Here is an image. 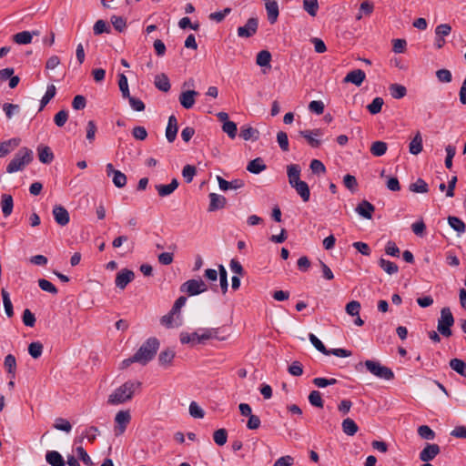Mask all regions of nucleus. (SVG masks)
<instances>
[{
	"instance_id": "nucleus-35",
	"label": "nucleus",
	"mask_w": 466,
	"mask_h": 466,
	"mask_svg": "<svg viewBox=\"0 0 466 466\" xmlns=\"http://www.w3.org/2000/svg\"><path fill=\"white\" fill-rule=\"evenodd\" d=\"M239 136L244 140H249V139L257 140L258 138V131L250 126H243L240 128Z\"/></svg>"
},
{
	"instance_id": "nucleus-38",
	"label": "nucleus",
	"mask_w": 466,
	"mask_h": 466,
	"mask_svg": "<svg viewBox=\"0 0 466 466\" xmlns=\"http://www.w3.org/2000/svg\"><path fill=\"white\" fill-rule=\"evenodd\" d=\"M390 93L391 96L395 99H400L404 97L407 94V89L404 86L400 84H391L389 86Z\"/></svg>"
},
{
	"instance_id": "nucleus-18",
	"label": "nucleus",
	"mask_w": 466,
	"mask_h": 466,
	"mask_svg": "<svg viewBox=\"0 0 466 466\" xmlns=\"http://www.w3.org/2000/svg\"><path fill=\"white\" fill-rule=\"evenodd\" d=\"M228 336L224 334V332L218 328L201 329V339H205V341L211 339H216L218 340L223 341L226 340Z\"/></svg>"
},
{
	"instance_id": "nucleus-8",
	"label": "nucleus",
	"mask_w": 466,
	"mask_h": 466,
	"mask_svg": "<svg viewBox=\"0 0 466 466\" xmlns=\"http://www.w3.org/2000/svg\"><path fill=\"white\" fill-rule=\"evenodd\" d=\"M299 135L303 137L311 147L318 148L321 145V140L318 137L323 135V131L320 128H315L312 130H301Z\"/></svg>"
},
{
	"instance_id": "nucleus-50",
	"label": "nucleus",
	"mask_w": 466,
	"mask_h": 466,
	"mask_svg": "<svg viewBox=\"0 0 466 466\" xmlns=\"http://www.w3.org/2000/svg\"><path fill=\"white\" fill-rule=\"evenodd\" d=\"M112 181H113V184L116 187L122 188L127 185V176L123 172L118 170V171L115 172L114 175L112 176Z\"/></svg>"
},
{
	"instance_id": "nucleus-51",
	"label": "nucleus",
	"mask_w": 466,
	"mask_h": 466,
	"mask_svg": "<svg viewBox=\"0 0 466 466\" xmlns=\"http://www.w3.org/2000/svg\"><path fill=\"white\" fill-rule=\"evenodd\" d=\"M213 439H214V441L218 446H223L224 444H226L227 440H228L227 431L225 429H218V430L215 431L213 433Z\"/></svg>"
},
{
	"instance_id": "nucleus-12",
	"label": "nucleus",
	"mask_w": 466,
	"mask_h": 466,
	"mask_svg": "<svg viewBox=\"0 0 466 466\" xmlns=\"http://www.w3.org/2000/svg\"><path fill=\"white\" fill-rule=\"evenodd\" d=\"M441 451L440 446L435 443H427L420 452V460L428 462L432 461Z\"/></svg>"
},
{
	"instance_id": "nucleus-56",
	"label": "nucleus",
	"mask_w": 466,
	"mask_h": 466,
	"mask_svg": "<svg viewBox=\"0 0 466 466\" xmlns=\"http://www.w3.org/2000/svg\"><path fill=\"white\" fill-rule=\"evenodd\" d=\"M54 428L58 431L70 432L72 430V425L67 420L63 418H57L55 420Z\"/></svg>"
},
{
	"instance_id": "nucleus-26",
	"label": "nucleus",
	"mask_w": 466,
	"mask_h": 466,
	"mask_svg": "<svg viewBox=\"0 0 466 466\" xmlns=\"http://www.w3.org/2000/svg\"><path fill=\"white\" fill-rule=\"evenodd\" d=\"M39 160L44 164H49L54 159V154L49 147L39 146L37 147Z\"/></svg>"
},
{
	"instance_id": "nucleus-3",
	"label": "nucleus",
	"mask_w": 466,
	"mask_h": 466,
	"mask_svg": "<svg viewBox=\"0 0 466 466\" xmlns=\"http://www.w3.org/2000/svg\"><path fill=\"white\" fill-rule=\"evenodd\" d=\"M32 160L33 151L27 147H22L6 166V172L15 173L23 170Z\"/></svg>"
},
{
	"instance_id": "nucleus-32",
	"label": "nucleus",
	"mask_w": 466,
	"mask_h": 466,
	"mask_svg": "<svg viewBox=\"0 0 466 466\" xmlns=\"http://www.w3.org/2000/svg\"><path fill=\"white\" fill-rule=\"evenodd\" d=\"M14 201L11 195L4 194L1 199V208L4 217H8L13 211Z\"/></svg>"
},
{
	"instance_id": "nucleus-33",
	"label": "nucleus",
	"mask_w": 466,
	"mask_h": 466,
	"mask_svg": "<svg viewBox=\"0 0 466 466\" xmlns=\"http://www.w3.org/2000/svg\"><path fill=\"white\" fill-rule=\"evenodd\" d=\"M175 356H176V353L171 349H167V350L161 351L158 356L159 365L165 366V367L171 365Z\"/></svg>"
},
{
	"instance_id": "nucleus-46",
	"label": "nucleus",
	"mask_w": 466,
	"mask_h": 466,
	"mask_svg": "<svg viewBox=\"0 0 466 466\" xmlns=\"http://www.w3.org/2000/svg\"><path fill=\"white\" fill-rule=\"evenodd\" d=\"M118 86L124 98L129 97V88L127 78L125 74L121 73L118 75Z\"/></svg>"
},
{
	"instance_id": "nucleus-54",
	"label": "nucleus",
	"mask_w": 466,
	"mask_h": 466,
	"mask_svg": "<svg viewBox=\"0 0 466 466\" xmlns=\"http://www.w3.org/2000/svg\"><path fill=\"white\" fill-rule=\"evenodd\" d=\"M418 434L424 440L431 441L435 438V432L427 425H421L418 428Z\"/></svg>"
},
{
	"instance_id": "nucleus-36",
	"label": "nucleus",
	"mask_w": 466,
	"mask_h": 466,
	"mask_svg": "<svg viewBox=\"0 0 466 466\" xmlns=\"http://www.w3.org/2000/svg\"><path fill=\"white\" fill-rule=\"evenodd\" d=\"M449 364L454 371L466 378V363L462 360L457 358L451 359Z\"/></svg>"
},
{
	"instance_id": "nucleus-23",
	"label": "nucleus",
	"mask_w": 466,
	"mask_h": 466,
	"mask_svg": "<svg viewBox=\"0 0 466 466\" xmlns=\"http://www.w3.org/2000/svg\"><path fill=\"white\" fill-rule=\"evenodd\" d=\"M301 168L297 164H291L287 167V175L289 177V183L292 187L299 183L300 180Z\"/></svg>"
},
{
	"instance_id": "nucleus-7",
	"label": "nucleus",
	"mask_w": 466,
	"mask_h": 466,
	"mask_svg": "<svg viewBox=\"0 0 466 466\" xmlns=\"http://www.w3.org/2000/svg\"><path fill=\"white\" fill-rule=\"evenodd\" d=\"M258 28V19L250 17L243 26L238 28V35L242 38H248L254 35Z\"/></svg>"
},
{
	"instance_id": "nucleus-25",
	"label": "nucleus",
	"mask_w": 466,
	"mask_h": 466,
	"mask_svg": "<svg viewBox=\"0 0 466 466\" xmlns=\"http://www.w3.org/2000/svg\"><path fill=\"white\" fill-rule=\"evenodd\" d=\"M266 168L267 166L261 157H257L251 160L247 166V170L252 174H259L266 170Z\"/></svg>"
},
{
	"instance_id": "nucleus-2",
	"label": "nucleus",
	"mask_w": 466,
	"mask_h": 466,
	"mask_svg": "<svg viewBox=\"0 0 466 466\" xmlns=\"http://www.w3.org/2000/svg\"><path fill=\"white\" fill-rule=\"evenodd\" d=\"M159 345V340L157 338L151 337L147 339L134 354L137 363L146 365L152 360L157 354Z\"/></svg>"
},
{
	"instance_id": "nucleus-11",
	"label": "nucleus",
	"mask_w": 466,
	"mask_h": 466,
	"mask_svg": "<svg viewBox=\"0 0 466 466\" xmlns=\"http://www.w3.org/2000/svg\"><path fill=\"white\" fill-rule=\"evenodd\" d=\"M134 279L135 273L131 269L123 268L116 274L115 283L118 289H124Z\"/></svg>"
},
{
	"instance_id": "nucleus-30",
	"label": "nucleus",
	"mask_w": 466,
	"mask_h": 466,
	"mask_svg": "<svg viewBox=\"0 0 466 466\" xmlns=\"http://www.w3.org/2000/svg\"><path fill=\"white\" fill-rule=\"evenodd\" d=\"M4 367L6 372L10 375L11 379H15L16 371V360L12 354L5 356L4 360Z\"/></svg>"
},
{
	"instance_id": "nucleus-28",
	"label": "nucleus",
	"mask_w": 466,
	"mask_h": 466,
	"mask_svg": "<svg viewBox=\"0 0 466 466\" xmlns=\"http://www.w3.org/2000/svg\"><path fill=\"white\" fill-rule=\"evenodd\" d=\"M341 427L343 432L348 436H354L359 431L357 423L350 418L344 419Z\"/></svg>"
},
{
	"instance_id": "nucleus-20",
	"label": "nucleus",
	"mask_w": 466,
	"mask_h": 466,
	"mask_svg": "<svg viewBox=\"0 0 466 466\" xmlns=\"http://www.w3.org/2000/svg\"><path fill=\"white\" fill-rule=\"evenodd\" d=\"M19 144L20 139L16 137L0 142V157L7 156L10 152L15 150Z\"/></svg>"
},
{
	"instance_id": "nucleus-53",
	"label": "nucleus",
	"mask_w": 466,
	"mask_h": 466,
	"mask_svg": "<svg viewBox=\"0 0 466 466\" xmlns=\"http://www.w3.org/2000/svg\"><path fill=\"white\" fill-rule=\"evenodd\" d=\"M38 286L42 290L49 292L54 295L57 294V292H58L56 286L46 279H38Z\"/></svg>"
},
{
	"instance_id": "nucleus-43",
	"label": "nucleus",
	"mask_w": 466,
	"mask_h": 466,
	"mask_svg": "<svg viewBox=\"0 0 466 466\" xmlns=\"http://www.w3.org/2000/svg\"><path fill=\"white\" fill-rule=\"evenodd\" d=\"M410 190L415 193H427L429 186L422 178H418L416 182L410 185Z\"/></svg>"
},
{
	"instance_id": "nucleus-52",
	"label": "nucleus",
	"mask_w": 466,
	"mask_h": 466,
	"mask_svg": "<svg viewBox=\"0 0 466 466\" xmlns=\"http://www.w3.org/2000/svg\"><path fill=\"white\" fill-rule=\"evenodd\" d=\"M93 30H94V34L96 35H101L103 33H109L110 32V26H109V25L106 21L100 19V20H97L95 23Z\"/></svg>"
},
{
	"instance_id": "nucleus-58",
	"label": "nucleus",
	"mask_w": 466,
	"mask_h": 466,
	"mask_svg": "<svg viewBox=\"0 0 466 466\" xmlns=\"http://www.w3.org/2000/svg\"><path fill=\"white\" fill-rule=\"evenodd\" d=\"M222 130L228 134L230 138H235L237 136V125L233 121H226L222 125Z\"/></svg>"
},
{
	"instance_id": "nucleus-49",
	"label": "nucleus",
	"mask_w": 466,
	"mask_h": 466,
	"mask_svg": "<svg viewBox=\"0 0 466 466\" xmlns=\"http://www.w3.org/2000/svg\"><path fill=\"white\" fill-rule=\"evenodd\" d=\"M218 269H219L220 289H221L222 293L226 294L228 291V273L223 265H219Z\"/></svg>"
},
{
	"instance_id": "nucleus-21",
	"label": "nucleus",
	"mask_w": 466,
	"mask_h": 466,
	"mask_svg": "<svg viewBox=\"0 0 466 466\" xmlns=\"http://www.w3.org/2000/svg\"><path fill=\"white\" fill-rule=\"evenodd\" d=\"M179 339L182 344L192 343L194 345L197 343H204L205 342V339H201V332H198V331L192 332V333L181 332L180 336H179Z\"/></svg>"
},
{
	"instance_id": "nucleus-59",
	"label": "nucleus",
	"mask_w": 466,
	"mask_h": 466,
	"mask_svg": "<svg viewBox=\"0 0 466 466\" xmlns=\"http://www.w3.org/2000/svg\"><path fill=\"white\" fill-rule=\"evenodd\" d=\"M344 186L350 190L351 192H355L358 187V182L354 176L347 174L343 177Z\"/></svg>"
},
{
	"instance_id": "nucleus-55",
	"label": "nucleus",
	"mask_w": 466,
	"mask_h": 466,
	"mask_svg": "<svg viewBox=\"0 0 466 466\" xmlns=\"http://www.w3.org/2000/svg\"><path fill=\"white\" fill-rule=\"evenodd\" d=\"M28 352L32 358H34V359L39 358L43 352L42 343H40L38 341L30 343L28 346Z\"/></svg>"
},
{
	"instance_id": "nucleus-63",
	"label": "nucleus",
	"mask_w": 466,
	"mask_h": 466,
	"mask_svg": "<svg viewBox=\"0 0 466 466\" xmlns=\"http://www.w3.org/2000/svg\"><path fill=\"white\" fill-rule=\"evenodd\" d=\"M360 303L357 300H352L346 305V312L350 316H358L360 310Z\"/></svg>"
},
{
	"instance_id": "nucleus-19",
	"label": "nucleus",
	"mask_w": 466,
	"mask_h": 466,
	"mask_svg": "<svg viewBox=\"0 0 466 466\" xmlns=\"http://www.w3.org/2000/svg\"><path fill=\"white\" fill-rule=\"evenodd\" d=\"M178 187V181L177 178H173L172 181L167 185H156L155 188L157 191L159 197L165 198L171 195Z\"/></svg>"
},
{
	"instance_id": "nucleus-15",
	"label": "nucleus",
	"mask_w": 466,
	"mask_h": 466,
	"mask_svg": "<svg viewBox=\"0 0 466 466\" xmlns=\"http://www.w3.org/2000/svg\"><path fill=\"white\" fill-rule=\"evenodd\" d=\"M53 215L56 222L60 226H66L70 220L68 211L62 206H55Z\"/></svg>"
},
{
	"instance_id": "nucleus-42",
	"label": "nucleus",
	"mask_w": 466,
	"mask_h": 466,
	"mask_svg": "<svg viewBox=\"0 0 466 466\" xmlns=\"http://www.w3.org/2000/svg\"><path fill=\"white\" fill-rule=\"evenodd\" d=\"M387 151V144L383 141H375L370 147V153L375 157H381Z\"/></svg>"
},
{
	"instance_id": "nucleus-61",
	"label": "nucleus",
	"mask_w": 466,
	"mask_h": 466,
	"mask_svg": "<svg viewBox=\"0 0 466 466\" xmlns=\"http://www.w3.org/2000/svg\"><path fill=\"white\" fill-rule=\"evenodd\" d=\"M196 167L191 165H186L182 169V176L187 183H190L193 180V177L196 175Z\"/></svg>"
},
{
	"instance_id": "nucleus-44",
	"label": "nucleus",
	"mask_w": 466,
	"mask_h": 466,
	"mask_svg": "<svg viewBox=\"0 0 466 466\" xmlns=\"http://www.w3.org/2000/svg\"><path fill=\"white\" fill-rule=\"evenodd\" d=\"M13 38L16 44L27 45L32 41V34L29 31H22L14 35Z\"/></svg>"
},
{
	"instance_id": "nucleus-17",
	"label": "nucleus",
	"mask_w": 466,
	"mask_h": 466,
	"mask_svg": "<svg viewBox=\"0 0 466 466\" xmlns=\"http://www.w3.org/2000/svg\"><path fill=\"white\" fill-rule=\"evenodd\" d=\"M209 198V206H208V211L213 212L218 209H222L225 208L227 199L225 197L216 194V193H210L208 195Z\"/></svg>"
},
{
	"instance_id": "nucleus-47",
	"label": "nucleus",
	"mask_w": 466,
	"mask_h": 466,
	"mask_svg": "<svg viewBox=\"0 0 466 466\" xmlns=\"http://www.w3.org/2000/svg\"><path fill=\"white\" fill-rule=\"evenodd\" d=\"M384 101L381 97H375L370 104L367 106V109L371 115H376L381 111Z\"/></svg>"
},
{
	"instance_id": "nucleus-6",
	"label": "nucleus",
	"mask_w": 466,
	"mask_h": 466,
	"mask_svg": "<svg viewBox=\"0 0 466 466\" xmlns=\"http://www.w3.org/2000/svg\"><path fill=\"white\" fill-rule=\"evenodd\" d=\"M207 290L208 286L202 279H189L180 286V291L188 296H197Z\"/></svg>"
},
{
	"instance_id": "nucleus-29",
	"label": "nucleus",
	"mask_w": 466,
	"mask_h": 466,
	"mask_svg": "<svg viewBox=\"0 0 466 466\" xmlns=\"http://www.w3.org/2000/svg\"><path fill=\"white\" fill-rule=\"evenodd\" d=\"M154 84L157 89L163 92L169 91L171 87L169 79L164 73L156 76Z\"/></svg>"
},
{
	"instance_id": "nucleus-60",
	"label": "nucleus",
	"mask_w": 466,
	"mask_h": 466,
	"mask_svg": "<svg viewBox=\"0 0 466 466\" xmlns=\"http://www.w3.org/2000/svg\"><path fill=\"white\" fill-rule=\"evenodd\" d=\"M309 339L312 345L322 354L328 355V349L325 347V345L321 342L320 339H319L314 334L309 333Z\"/></svg>"
},
{
	"instance_id": "nucleus-64",
	"label": "nucleus",
	"mask_w": 466,
	"mask_h": 466,
	"mask_svg": "<svg viewBox=\"0 0 466 466\" xmlns=\"http://www.w3.org/2000/svg\"><path fill=\"white\" fill-rule=\"evenodd\" d=\"M288 371L292 376H301L303 374V366L299 361L295 360L289 366Z\"/></svg>"
},
{
	"instance_id": "nucleus-37",
	"label": "nucleus",
	"mask_w": 466,
	"mask_h": 466,
	"mask_svg": "<svg viewBox=\"0 0 466 466\" xmlns=\"http://www.w3.org/2000/svg\"><path fill=\"white\" fill-rule=\"evenodd\" d=\"M1 295L3 299L5 314L8 318H12L14 316V309L12 301L10 299L9 293L5 289H3L1 290Z\"/></svg>"
},
{
	"instance_id": "nucleus-34",
	"label": "nucleus",
	"mask_w": 466,
	"mask_h": 466,
	"mask_svg": "<svg viewBox=\"0 0 466 466\" xmlns=\"http://www.w3.org/2000/svg\"><path fill=\"white\" fill-rule=\"evenodd\" d=\"M448 223L458 234H462L466 230L465 223L459 218L450 216L448 217Z\"/></svg>"
},
{
	"instance_id": "nucleus-1",
	"label": "nucleus",
	"mask_w": 466,
	"mask_h": 466,
	"mask_svg": "<svg viewBox=\"0 0 466 466\" xmlns=\"http://www.w3.org/2000/svg\"><path fill=\"white\" fill-rule=\"evenodd\" d=\"M142 383L138 380H127L116 388L108 397L107 402L111 405H118L130 400L137 390H139Z\"/></svg>"
},
{
	"instance_id": "nucleus-62",
	"label": "nucleus",
	"mask_w": 466,
	"mask_h": 466,
	"mask_svg": "<svg viewBox=\"0 0 466 466\" xmlns=\"http://www.w3.org/2000/svg\"><path fill=\"white\" fill-rule=\"evenodd\" d=\"M96 131L97 127L96 123L93 120H89L86 125V139L90 144L94 142Z\"/></svg>"
},
{
	"instance_id": "nucleus-10",
	"label": "nucleus",
	"mask_w": 466,
	"mask_h": 466,
	"mask_svg": "<svg viewBox=\"0 0 466 466\" xmlns=\"http://www.w3.org/2000/svg\"><path fill=\"white\" fill-rule=\"evenodd\" d=\"M131 420V415L128 410H120L116 413L115 417V421L117 426L115 429L116 435H121L125 432L127 424Z\"/></svg>"
},
{
	"instance_id": "nucleus-14",
	"label": "nucleus",
	"mask_w": 466,
	"mask_h": 466,
	"mask_svg": "<svg viewBox=\"0 0 466 466\" xmlns=\"http://www.w3.org/2000/svg\"><path fill=\"white\" fill-rule=\"evenodd\" d=\"M366 78L365 72L361 69H355L349 72L343 79L344 83H352L357 86H361Z\"/></svg>"
},
{
	"instance_id": "nucleus-57",
	"label": "nucleus",
	"mask_w": 466,
	"mask_h": 466,
	"mask_svg": "<svg viewBox=\"0 0 466 466\" xmlns=\"http://www.w3.org/2000/svg\"><path fill=\"white\" fill-rule=\"evenodd\" d=\"M338 382L335 378L326 379V378H315L312 380V383L318 388H325L328 386L334 385Z\"/></svg>"
},
{
	"instance_id": "nucleus-41",
	"label": "nucleus",
	"mask_w": 466,
	"mask_h": 466,
	"mask_svg": "<svg viewBox=\"0 0 466 466\" xmlns=\"http://www.w3.org/2000/svg\"><path fill=\"white\" fill-rule=\"evenodd\" d=\"M271 54L268 50H261L258 53L256 63L259 66H270Z\"/></svg>"
},
{
	"instance_id": "nucleus-5",
	"label": "nucleus",
	"mask_w": 466,
	"mask_h": 466,
	"mask_svg": "<svg viewBox=\"0 0 466 466\" xmlns=\"http://www.w3.org/2000/svg\"><path fill=\"white\" fill-rule=\"evenodd\" d=\"M364 365L371 374L380 379L390 380L394 378L393 371L390 368L382 366L379 361L366 360Z\"/></svg>"
},
{
	"instance_id": "nucleus-31",
	"label": "nucleus",
	"mask_w": 466,
	"mask_h": 466,
	"mask_svg": "<svg viewBox=\"0 0 466 466\" xmlns=\"http://www.w3.org/2000/svg\"><path fill=\"white\" fill-rule=\"evenodd\" d=\"M422 137L420 133L418 131L413 139L410 142L409 151L412 155H418L422 151Z\"/></svg>"
},
{
	"instance_id": "nucleus-24",
	"label": "nucleus",
	"mask_w": 466,
	"mask_h": 466,
	"mask_svg": "<svg viewBox=\"0 0 466 466\" xmlns=\"http://www.w3.org/2000/svg\"><path fill=\"white\" fill-rule=\"evenodd\" d=\"M46 461L52 466H65L66 462L62 455L56 451H49L46 454Z\"/></svg>"
},
{
	"instance_id": "nucleus-45",
	"label": "nucleus",
	"mask_w": 466,
	"mask_h": 466,
	"mask_svg": "<svg viewBox=\"0 0 466 466\" xmlns=\"http://www.w3.org/2000/svg\"><path fill=\"white\" fill-rule=\"evenodd\" d=\"M309 403L316 408L322 409L324 406V401L321 397V393L319 390H312L309 395Z\"/></svg>"
},
{
	"instance_id": "nucleus-48",
	"label": "nucleus",
	"mask_w": 466,
	"mask_h": 466,
	"mask_svg": "<svg viewBox=\"0 0 466 466\" xmlns=\"http://www.w3.org/2000/svg\"><path fill=\"white\" fill-rule=\"evenodd\" d=\"M304 10L311 16H316L319 4L318 0H303Z\"/></svg>"
},
{
	"instance_id": "nucleus-9",
	"label": "nucleus",
	"mask_w": 466,
	"mask_h": 466,
	"mask_svg": "<svg viewBox=\"0 0 466 466\" xmlns=\"http://www.w3.org/2000/svg\"><path fill=\"white\" fill-rule=\"evenodd\" d=\"M451 32V26L449 24H441L435 28V42L434 46L437 49L444 46L446 41L445 36L449 35Z\"/></svg>"
},
{
	"instance_id": "nucleus-22",
	"label": "nucleus",
	"mask_w": 466,
	"mask_h": 466,
	"mask_svg": "<svg viewBox=\"0 0 466 466\" xmlns=\"http://www.w3.org/2000/svg\"><path fill=\"white\" fill-rule=\"evenodd\" d=\"M265 6H266V10H267L268 22L271 25L275 24L277 22L279 15L278 3L276 1L268 0L266 2Z\"/></svg>"
},
{
	"instance_id": "nucleus-27",
	"label": "nucleus",
	"mask_w": 466,
	"mask_h": 466,
	"mask_svg": "<svg viewBox=\"0 0 466 466\" xmlns=\"http://www.w3.org/2000/svg\"><path fill=\"white\" fill-rule=\"evenodd\" d=\"M292 187L295 188L304 202H308L309 200L310 191L309 185L305 181H299V183L293 185Z\"/></svg>"
},
{
	"instance_id": "nucleus-13",
	"label": "nucleus",
	"mask_w": 466,
	"mask_h": 466,
	"mask_svg": "<svg viewBox=\"0 0 466 466\" xmlns=\"http://www.w3.org/2000/svg\"><path fill=\"white\" fill-rule=\"evenodd\" d=\"M198 96V92L195 90H187L179 95L178 100L180 105L186 108L190 109L195 104V97Z\"/></svg>"
},
{
	"instance_id": "nucleus-39",
	"label": "nucleus",
	"mask_w": 466,
	"mask_h": 466,
	"mask_svg": "<svg viewBox=\"0 0 466 466\" xmlns=\"http://www.w3.org/2000/svg\"><path fill=\"white\" fill-rule=\"evenodd\" d=\"M56 93V86L54 85H48L46 94L44 95V96L42 97V99L40 101V108H39L40 111L50 102V100L52 98L55 97Z\"/></svg>"
},
{
	"instance_id": "nucleus-40",
	"label": "nucleus",
	"mask_w": 466,
	"mask_h": 466,
	"mask_svg": "<svg viewBox=\"0 0 466 466\" xmlns=\"http://www.w3.org/2000/svg\"><path fill=\"white\" fill-rule=\"evenodd\" d=\"M379 265L389 275H393L399 270L397 264L382 258H380Z\"/></svg>"
},
{
	"instance_id": "nucleus-16",
	"label": "nucleus",
	"mask_w": 466,
	"mask_h": 466,
	"mask_svg": "<svg viewBox=\"0 0 466 466\" xmlns=\"http://www.w3.org/2000/svg\"><path fill=\"white\" fill-rule=\"evenodd\" d=\"M355 211L362 218L370 219L372 218V214L375 211V207L367 200H362L358 204L355 208Z\"/></svg>"
},
{
	"instance_id": "nucleus-4",
	"label": "nucleus",
	"mask_w": 466,
	"mask_h": 466,
	"mask_svg": "<svg viewBox=\"0 0 466 466\" xmlns=\"http://www.w3.org/2000/svg\"><path fill=\"white\" fill-rule=\"evenodd\" d=\"M454 324V318L450 308H443L441 310V318L438 320V331L444 337L451 336V327Z\"/></svg>"
}]
</instances>
